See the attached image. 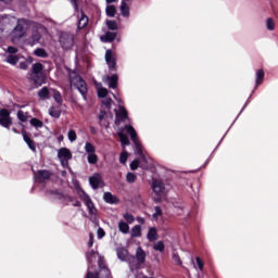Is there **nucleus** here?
Instances as JSON below:
<instances>
[{"mask_svg": "<svg viewBox=\"0 0 278 278\" xmlns=\"http://www.w3.org/2000/svg\"><path fill=\"white\" fill-rule=\"evenodd\" d=\"M131 238H140L142 236V228L140 225L134 226L130 230Z\"/></svg>", "mask_w": 278, "mask_h": 278, "instance_id": "nucleus-23", "label": "nucleus"}, {"mask_svg": "<svg viewBox=\"0 0 278 278\" xmlns=\"http://www.w3.org/2000/svg\"><path fill=\"white\" fill-rule=\"evenodd\" d=\"M49 114L50 116H52V118H60L62 112L60 111L59 108L52 106L49 110Z\"/></svg>", "mask_w": 278, "mask_h": 278, "instance_id": "nucleus-29", "label": "nucleus"}, {"mask_svg": "<svg viewBox=\"0 0 278 278\" xmlns=\"http://www.w3.org/2000/svg\"><path fill=\"white\" fill-rule=\"evenodd\" d=\"M17 118L21 121V123H27V113L23 111L17 112Z\"/></svg>", "mask_w": 278, "mask_h": 278, "instance_id": "nucleus-43", "label": "nucleus"}, {"mask_svg": "<svg viewBox=\"0 0 278 278\" xmlns=\"http://www.w3.org/2000/svg\"><path fill=\"white\" fill-rule=\"evenodd\" d=\"M50 94H52L55 102H58L59 104H62V94L60 93V91L55 89H51Z\"/></svg>", "mask_w": 278, "mask_h": 278, "instance_id": "nucleus-31", "label": "nucleus"}, {"mask_svg": "<svg viewBox=\"0 0 278 278\" xmlns=\"http://www.w3.org/2000/svg\"><path fill=\"white\" fill-rule=\"evenodd\" d=\"M90 131H91V134H97V129H94V126L90 127Z\"/></svg>", "mask_w": 278, "mask_h": 278, "instance_id": "nucleus-60", "label": "nucleus"}, {"mask_svg": "<svg viewBox=\"0 0 278 278\" xmlns=\"http://www.w3.org/2000/svg\"><path fill=\"white\" fill-rule=\"evenodd\" d=\"M23 138L26 144L28 146L30 151H36V143H34V140L27 136V134L23 132Z\"/></svg>", "mask_w": 278, "mask_h": 278, "instance_id": "nucleus-22", "label": "nucleus"}, {"mask_svg": "<svg viewBox=\"0 0 278 278\" xmlns=\"http://www.w3.org/2000/svg\"><path fill=\"white\" fill-rule=\"evenodd\" d=\"M23 23H25V21L18 20L16 27L12 30L11 37L13 42H16L18 38H23V36H25V28L23 27Z\"/></svg>", "mask_w": 278, "mask_h": 278, "instance_id": "nucleus-12", "label": "nucleus"}, {"mask_svg": "<svg viewBox=\"0 0 278 278\" xmlns=\"http://www.w3.org/2000/svg\"><path fill=\"white\" fill-rule=\"evenodd\" d=\"M103 105H105V108L108 110H110V108H112V103H114V101L112 100V98H106L102 101Z\"/></svg>", "mask_w": 278, "mask_h": 278, "instance_id": "nucleus-46", "label": "nucleus"}, {"mask_svg": "<svg viewBox=\"0 0 278 278\" xmlns=\"http://www.w3.org/2000/svg\"><path fill=\"white\" fill-rule=\"evenodd\" d=\"M2 3H12V0H0Z\"/></svg>", "mask_w": 278, "mask_h": 278, "instance_id": "nucleus-61", "label": "nucleus"}, {"mask_svg": "<svg viewBox=\"0 0 278 278\" xmlns=\"http://www.w3.org/2000/svg\"><path fill=\"white\" fill-rule=\"evenodd\" d=\"M137 220H138V223H140L141 225H144V218L138 217Z\"/></svg>", "mask_w": 278, "mask_h": 278, "instance_id": "nucleus-57", "label": "nucleus"}, {"mask_svg": "<svg viewBox=\"0 0 278 278\" xmlns=\"http://www.w3.org/2000/svg\"><path fill=\"white\" fill-rule=\"evenodd\" d=\"M182 208H178L177 214L181 215Z\"/></svg>", "mask_w": 278, "mask_h": 278, "instance_id": "nucleus-63", "label": "nucleus"}, {"mask_svg": "<svg viewBox=\"0 0 278 278\" xmlns=\"http://www.w3.org/2000/svg\"><path fill=\"white\" fill-rule=\"evenodd\" d=\"M114 97V99H115V101H117V103H123V100H121V98H118V97H116V96H113Z\"/></svg>", "mask_w": 278, "mask_h": 278, "instance_id": "nucleus-58", "label": "nucleus"}, {"mask_svg": "<svg viewBox=\"0 0 278 278\" xmlns=\"http://www.w3.org/2000/svg\"><path fill=\"white\" fill-rule=\"evenodd\" d=\"M195 262L198 264L199 270H203V261L201 260V257H197Z\"/></svg>", "mask_w": 278, "mask_h": 278, "instance_id": "nucleus-50", "label": "nucleus"}, {"mask_svg": "<svg viewBox=\"0 0 278 278\" xmlns=\"http://www.w3.org/2000/svg\"><path fill=\"white\" fill-rule=\"evenodd\" d=\"M118 229L121 233H129V224L125 223L124 220H119Z\"/></svg>", "mask_w": 278, "mask_h": 278, "instance_id": "nucleus-27", "label": "nucleus"}, {"mask_svg": "<svg viewBox=\"0 0 278 278\" xmlns=\"http://www.w3.org/2000/svg\"><path fill=\"white\" fill-rule=\"evenodd\" d=\"M128 157H129V153H127V151L124 150V151L121 153V155H119V162H121L122 164H127Z\"/></svg>", "mask_w": 278, "mask_h": 278, "instance_id": "nucleus-41", "label": "nucleus"}, {"mask_svg": "<svg viewBox=\"0 0 278 278\" xmlns=\"http://www.w3.org/2000/svg\"><path fill=\"white\" fill-rule=\"evenodd\" d=\"M43 68L45 66H42V63H35L33 65V75H35L33 76V81L36 84V86H42V84H45V77L38 76L42 73Z\"/></svg>", "mask_w": 278, "mask_h": 278, "instance_id": "nucleus-8", "label": "nucleus"}, {"mask_svg": "<svg viewBox=\"0 0 278 278\" xmlns=\"http://www.w3.org/2000/svg\"><path fill=\"white\" fill-rule=\"evenodd\" d=\"M103 199L105 203H116V197L112 195L110 192H105Z\"/></svg>", "mask_w": 278, "mask_h": 278, "instance_id": "nucleus-33", "label": "nucleus"}, {"mask_svg": "<svg viewBox=\"0 0 278 278\" xmlns=\"http://www.w3.org/2000/svg\"><path fill=\"white\" fill-rule=\"evenodd\" d=\"M125 131L128 134V136H130V139L132 140L134 144L137 148L138 155L141 156V160H147L142 154V149L140 148V140L138 139V134L136 132V129L131 125H126L124 128L117 129V136L122 142L123 149H125V147H128L129 144V137L125 135Z\"/></svg>", "mask_w": 278, "mask_h": 278, "instance_id": "nucleus-1", "label": "nucleus"}, {"mask_svg": "<svg viewBox=\"0 0 278 278\" xmlns=\"http://www.w3.org/2000/svg\"><path fill=\"white\" fill-rule=\"evenodd\" d=\"M123 218L129 224L131 225V223H134V220H136V218L134 217V215L129 214V213H124Z\"/></svg>", "mask_w": 278, "mask_h": 278, "instance_id": "nucleus-44", "label": "nucleus"}, {"mask_svg": "<svg viewBox=\"0 0 278 278\" xmlns=\"http://www.w3.org/2000/svg\"><path fill=\"white\" fill-rule=\"evenodd\" d=\"M106 26L109 29L115 31V29H118V25H116V22L114 21H108Z\"/></svg>", "mask_w": 278, "mask_h": 278, "instance_id": "nucleus-45", "label": "nucleus"}, {"mask_svg": "<svg viewBox=\"0 0 278 278\" xmlns=\"http://www.w3.org/2000/svg\"><path fill=\"white\" fill-rule=\"evenodd\" d=\"M20 68H22V71H26V68H27V62H21V63H20Z\"/></svg>", "mask_w": 278, "mask_h": 278, "instance_id": "nucleus-56", "label": "nucleus"}, {"mask_svg": "<svg viewBox=\"0 0 278 278\" xmlns=\"http://www.w3.org/2000/svg\"><path fill=\"white\" fill-rule=\"evenodd\" d=\"M94 244V235L90 233L89 235V242H88V247L92 248Z\"/></svg>", "mask_w": 278, "mask_h": 278, "instance_id": "nucleus-52", "label": "nucleus"}, {"mask_svg": "<svg viewBox=\"0 0 278 278\" xmlns=\"http://www.w3.org/2000/svg\"><path fill=\"white\" fill-rule=\"evenodd\" d=\"M266 29H268V31H275V20H273L271 17H268L266 20Z\"/></svg>", "mask_w": 278, "mask_h": 278, "instance_id": "nucleus-34", "label": "nucleus"}, {"mask_svg": "<svg viewBox=\"0 0 278 278\" xmlns=\"http://www.w3.org/2000/svg\"><path fill=\"white\" fill-rule=\"evenodd\" d=\"M77 194L79 199H81V201H84L85 205L87 206L91 218H97V207H94V203H92L90 195L87 194L84 189H77Z\"/></svg>", "mask_w": 278, "mask_h": 278, "instance_id": "nucleus-3", "label": "nucleus"}, {"mask_svg": "<svg viewBox=\"0 0 278 278\" xmlns=\"http://www.w3.org/2000/svg\"><path fill=\"white\" fill-rule=\"evenodd\" d=\"M8 53H18V49L16 47H9Z\"/></svg>", "mask_w": 278, "mask_h": 278, "instance_id": "nucleus-54", "label": "nucleus"}, {"mask_svg": "<svg viewBox=\"0 0 278 278\" xmlns=\"http://www.w3.org/2000/svg\"><path fill=\"white\" fill-rule=\"evenodd\" d=\"M139 162L138 161H132L131 163H130V168H131V170H136L137 168H138V166H139Z\"/></svg>", "mask_w": 278, "mask_h": 278, "instance_id": "nucleus-53", "label": "nucleus"}, {"mask_svg": "<svg viewBox=\"0 0 278 278\" xmlns=\"http://www.w3.org/2000/svg\"><path fill=\"white\" fill-rule=\"evenodd\" d=\"M147 260V252L142 248H138L134 261V270H140V265L144 264Z\"/></svg>", "mask_w": 278, "mask_h": 278, "instance_id": "nucleus-10", "label": "nucleus"}, {"mask_svg": "<svg viewBox=\"0 0 278 278\" xmlns=\"http://www.w3.org/2000/svg\"><path fill=\"white\" fill-rule=\"evenodd\" d=\"M67 138L70 142H75V140H77V132L74 129H70L67 132Z\"/></svg>", "mask_w": 278, "mask_h": 278, "instance_id": "nucleus-37", "label": "nucleus"}, {"mask_svg": "<svg viewBox=\"0 0 278 278\" xmlns=\"http://www.w3.org/2000/svg\"><path fill=\"white\" fill-rule=\"evenodd\" d=\"M58 157L63 168H68V161L73 160V154L71 153V150H68V148H61L58 151Z\"/></svg>", "mask_w": 278, "mask_h": 278, "instance_id": "nucleus-7", "label": "nucleus"}, {"mask_svg": "<svg viewBox=\"0 0 278 278\" xmlns=\"http://www.w3.org/2000/svg\"><path fill=\"white\" fill-rule=\"evenodd\" d=\"M30 125L33 127H35L36 129H42L45 124L42 123V121L34 117V118L30 119Z\"/></svg>", "mask_w": 278, "mask_h": 278, "instance_id": "nucleus-30", "label": "nucleus"}, {"mask_svg": "<svg viewBox=\"0 0 278 278\" xmlns=\"http://www.w3.org/2000/svg\"><path fill=\"white\" fill-rule=\"evenodd\" d=\"M88 25V16L81 15L80 18L78 20V29H84Z\"/></svg>", "mask_w": 278, "mask_h": 278, "instance_id": "nucleus-32", "label": "nucleus"}, {"mask_svg": "<svg viewBox=\"0 0 278 278\" xmlns=\"http://www.w3.org/2000/svg\"><path fill=\"white\" fill-rule=\"evenodd\" d=\"M51 177V172L47 169L38 170L35 173V179L38 184H43V181H47Z\"/></svg>", "mask_w": 278, "mask_h": 278, "instance_id": "nucleus-16", "label": "nucleus"}, {"mask_svg": "<svg viewBox=\"0 0 278 278\" xmlns=\"http://www.w3.org/2000/svg\"><path fill=\"white\" fill-rule=\"evenodd\" d=\"M12 131H13L14 134H18V131L16 130V128H12Z\"/></svg>", "mask_w": 278, "mask_h": 278, "instance_id": "nucleus-64", "label": "nucleus"}, {"mask_svg": "<svg viewBox=\"0 0 278 278\" xmlns=\"http://www.w3.org/2000/svg\"><path fill=\"white\" fill-rule=\"evenodd\" d=\"M173 260L175 264H177L178 266H181V258L177 254L173 255Z\"/></svg>", "mask_w": 278, "mask_h": 278, "instance_id": "nucleus-51", "label": "nucleus"}, {"mask_svg": "<svg viewBox=\"0 0 278 278\" xmlns=\"http://www.w3.org/2000/svg\"><path fill=\"white\" fill-rule=\"evenodd\" d=\"M106 3H116V0H105Z\"/></svg>", "mask_w": 278, "mask_h": 278, "instance_id": "nucleus-62", "label": "nucleus"}, {"mask_svg": "<svg viewBox=\"0 0 278 278\" xmlns=\"http://www.w3.org/2000/svg\"><path fill=\"white\" fill-rule=\"evenodd\" d=\"M152 190L154 194H164V182L161 180H153Z\"/></svg>", "mask_w": 278, "mask_h": 278, "instance_id": "nucleus-18", "label": "nucleus"}, {"mask_svg": "<svg viewBox=\"0 0 278 278\" xmlns=\"http://www.w3.org/2000/svg\"><path fill=\"white\" fill-rule=\"evenodd\" d=\"M147 238L150 242H155L157 240V229L155 227L150 228Z\"/></svg>", "mask_w": 278, "mask_h": 278, "instance_id": "nucleus-20", "label": "nucleus"}, {"mask_svg": "<svg viewBox=\"0 0 278 278\" xmlns=\"http://www.w3.org/2000/svg\"><path fill=\"white\" fill-rule=\"evenodd\" d=\"M108 113L105 111H101L99 114V121H103L104 118H106Z\"/></svg>", "mask_w": 278, "mask_h": 278, "instance_id": "nucleus-55", "label": "nucleus"}, {"mask_svg": "<svg viewBox=\"0 0 278 278\" xmlns=\"http://www.w3.org/2000/svg\"><path fill=\"white\" fill-rule=\"evenodd\" d=\"M94 85L97 87L98 97H100V99H105L108 97V89L103 88L101 83L96 81Z\"/></svg>", "mask_w": 278, "mask_h": 278, "instance_id": "nucleus-19", "label": "nucleus"}, {"mask_svg": "<svg viewBox=\"0 0 278 278\" xmlns=\"http://www.w3.org/2000/svg\"><path fill=\"white\" fill-rule=\"evenodd\" d=\"M103 81L114 90L118 86V75L104 76Z\"/></svg>", "mask_w": 278, "mask_h": 278, "instance_id": "nucleus-17", "label": "nucleus"}, {"mask_svg": "<svg viewBox=\"0 0 278 278\" xmlns=\"http://www.w3.org/2000/svg\"><path fill=\"white\" fill-rule=\"evenodd\" d=\"M121 12L122 16H125L126 18L129 17V5H127V2L122 1Z\"/></svg>", "mask_w": 278, "mask_h": 278, "instance_id": "nucleus-28", "label": "nucleus"}, {"mask_svg": "<svg viewBox=\"0 0 278 278\" xmlns=\"http://www.w3.org/2000/svg\"><path fill=\"white\" fill-rule=\"evenodd\" d=\"M20 59L21 58L18 55H9L7 58V62H8V64H12V66H14V65L18 64Z\"/></svg>", "mask_w": 278, "mask_h": 278, "instance_id": "nucleus-35", "label": "nucleus"}, {"mask_svg": "<svg viewBox=\"0 0 278 278\" xmlns=\"http://www.w3.org/2000/svg\"><path fill=\"white\" fill-rule=\"evenodd\" d=\"M60 45L62 49H65V50L73 49V46L75 45V36L68 33L61 34Z\"/></svg>", "mask_w": 278, "mask_h": 278, "instance_id": "nucleus-9", "label": "nucleus"}, {"mask_svg": "<svg viewBox=\"0 0 278 278\" xmlns=\"http://www.w3.org/2000/svg\"><path fill=\"white\" fill-rule=\"evenodd\" d=\"M51 89L49 90V88H47V87H43V88H41L39 91H38V97L40 98V99H48L49 98V96L51 94Z\"/></svg>", "mask_w": 278, "mask_h": 278, "instance_id": "nucleus-25", "label": "nucleus"}, {"mask_svg": "<svg viewBox=\"0 0 278 278\" xmlns=\"http://www.w3.org/2000/svg\"><path fill=\"white\" fill-rule=\"evenodd\" d=\"M71 2L73 3L74 8L77 9V0H71Z\"/></svg>", "mask_w": 278, "mask_h": 278, "instance_id": "nucleus-59", "label": "nucleus"}, {"mask_svg": "<svg viewBox=\"0 0 278 278\" xmlns=\"http://www.w3.org/2000/svg\"><path fill=\"white\" fill-rule=\"evenodd\" d=\"M85 151H86L87 154H91V153H94L96 148H94V146L92 143L86 142Z\"/></svg>", "mask_w": 278, "mask_h": 278, "instance_id": "nucleus-39", "label": "nucleus"}, {"mask_svg": "<svg viewBox=\"0 0 278 278\" xmlns=\"http://www.w3.org/2000/svg\"><path fill=\"white\" fill-rule=\"evenodd\" d=\"M52 199H60L65 205H73L74 207H81V202L71 195H63L58 191L50 192Z\"/></svg>", "mask_w": 278, "mask_h": 278, "instance_id": "nucleus-4", "label": "nucleus"}, {"mask_svg": "<svg viewBox=\"0 0 278 278\" xmlns=\"http://www.w3.org/2000/svg\"><path fill=\"white\" fill-rule=\"evenodd\" d=\"M87 162L89 164H97L99 162V156H97V154L94 152L91 154H88Z\"/></svg>", "mask_w": 278, "mask_h": 278, "instance_id": "nucleus-36", "label": "nucleus"}, {"mask_svg": "<svg viewBox=\"0 0 278 278\" xmlns=\"http://www.w3.org/2000/svg\"><path fill=\"white\" fill-rule=\"evenodd\" d=\"M40 38H42V36L40 35V30H37L33 34L30 41H28V43L34 47V45H36V42L40 41Z\"/></svg>", "mask_w": 278, "mask_h": 278, "instance_id": "nucleus-26", "label": "nucleus"}, {"mask_svg": "<svg viewBox=\"0 0 278 278\" xmlns=\"http://www.w3.org/2000/svg\"><path fill=\"white\" fill-rule=\"evenodd\" d=\"M35 55H37V58H47V51H45V49L42 48H38L35 50Z\"/></svg>", "mask_w": 278, "mask_h": 278, "instance_id": "nucleus-42", "label": "nucleus"}, {"mask_svg": "<svg viewBox=\"0 0 278 278\" xmlns=\"http://www.w3.org/2000/svg\"><path fill=\"white\" fill-rule=\"evenodd\" d=\"M105 62L110 71H116V53H114L112 50H106Z\"/></svg>", "mask_w": 278, "mask_h": 278, "instance_id": "nucleus-14", "label": "nucleus"}, {"mask_svg": "<svg viewBox=\"0 0 278 278\" xmlns=\"http://www.w3.org/2000/svg\"><path fill=\"white\" fill-rule=\"evenodd\" d=\"M153 249L154 251H160V253H162V251L165 249L164 241H157L154 243Z\"/></svg>", "mask_w": 278, "mask_h": 278, "instance_id": "nucleus-40", "label": "nucleus"}, {"mask_svg": "<svg viewBox=\"0 0 278 278\" xmlns=\"http://www.w3.org/2000/svg\"><path fill=\"white\" fill-rule=\"evenodd\" d=\"M88 264H92V262H97L99 264V271L94 275L92 273L87 274V278H110V269L105 267V262L103 257L99 256V253L94 251H88L86 254Z\"/></svg>", "mask_w": 278, "mask_h": 278, "instance_id": "nucleus-2", "label": "nucleus"}, {"mask_svg": "<svg viewBox=\"0 0 278 278\" xmlns=\"http://www.w3.org/2000/svg\"><path fill=\"white\" fill-rule=\"evenodd\" d=\"M106 14L111 17H114L116 15V7L114 5H108L106 7Z\"/></svg>", "mask_w": 278, "mask_h": 278, "instance_id": "nucleus-38", "label": "nucleus"}, {"mask_svg": "<svg viewBox=\"0 0 278 278\" xmlns=\"http://www.w3.org/2000/svg\"><path fill=\"white\" fill-rule=\"evenodd\" d=\"M262 81H264V70H257L255 74L256 86H262Z\"/></svg>", "mask_w": 278, "mask_h": 278, "instance_id": "nucleus-24", "label": "nucleus"}, {"mask_svg": "<svg viewBox=\"0 0 278 278\" xmlns=\"http://www.w3.org/2000/svg\"><path fill=\"white\" fill-rule=\"evenodd\" d=\"M128 118L127 110L119 105L118 110H115V125H121V123H125Z\"/></svg>", "mask_w": 278, "mask_h": 278, "instance_id": "nucleus-13", "label": "nucleus"}, {"mask_svg": "<svg viewBox=\"0 0 278 278\" xmlns=\"http://www.w3.org/2000/svg\"><path fill=\"white\" fill-rule=\"evenodd\" d=\"M116 253L121 262H128L129 268L131 273H134V262L136 261V256L129 255V251H127L125 248L117 249Z\"/></svg>", "mask_w": 278, "mask_h": 278, "instance_id": "nucleus-6", "label": "nucleus"}, {"mask_svg": "<svg viewBox=\"0 0 278 278\" xmlns=\"http://www.w3.org/2000/svg\"><path fill=\"white\" fill-rule=\"evenodd\" d=\"M102 42H114L116 40V33H106L101 37Z\"/></svg>", "mask_w": 278, "mask_h": 278, "instance_id": "nucleus-21", "label": "nucleus"}, {"mask_svg": "<svg viewBox=\"0 0 278 278\" xmlns=\"http://www.w3.org/2000/svg\"><path fill=\"white\" fill-rule=\"evenodd\" d=\"M89 184L93 190L103 188V178H101L99 174H94L93 176L89 177Z\"/></svg>", "mask_w": 278, "mask_h": 278, "instance_id": "nucleus-15", "label": "nucleus"}, {"mask_svg": "<svg viewBox=\"0 0 278 278\" xmlns=\"http://www.w3.org/2000/svg\"><path fill=\"white\" fill-rule=\"evenodd\" d=\"M0 125L4 129H10L12 126V117L10 116V111L5 109L0 110Z\"/></svg>", "mask_w": 278, "mask_h": 278, "instance_id": "nucleus-11", "label": "nucleus"}, {"mask_svg": "<svg viewBox=\"0 0 278 278\" xmlns=\"http://www.w3.org/2000/svg\"><path fill=\"white\" fill-rule=\"evenodd\" d=\"M160 216H162V208H160V206H156L154 208L153 218H160Z\"/></svg>", "mask_w": 278, "mask_h": 278, "instance_id": "nucleus-49", "label": "nucleus"}, {"mask_svg": "<svg viewBox=\"0 0 278 278\" xmlns=\"http://www.w3.org/2000/svg\"><path fill=\"white\" fill-rule=\"evenodd\" d=\"M126 181L128 184H134L136 181V176L134 175V173H128L126 176Z\"/></svg>", "mask_w": 278, "mask_h": 278, "instance_id": "nucleus-47", "label": "nucleus"}, {"mask_svg": "<svg viewBox=\"0 0 278 278\" xmlns=\"http://www.w3.org/2000/svg\"><path fill=\"white\" fill-rule=\"evenodd\" d=\"M71 87L78 89L84 99H86V92H88V87L86 86V81H84V79L74 74L73 76H71Z\"/></svg>", "mask_w": 278, "mask_h": 278, "instance_id": "nucleus-5", "label": "nucleus"}, {"mask_svg": "<svg viewBox=\"0 0 278 278\" xmlns=\"http://www.w3.org/2000/svg\"><path fill=\"white\" fill-rule=\"evenodd\" d=\"M97 237H98L99 240L105 238V230H103V228H98Z\"/></svg>", "mask_w": 278, "mask_h": 278, "instance_id": "nucleus-48", "label": "nucleus"}]
</instances>
